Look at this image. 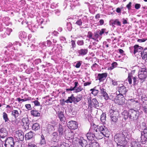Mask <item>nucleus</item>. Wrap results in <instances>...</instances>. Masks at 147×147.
Here are the masks:
<instances>
[{"label":"nucleus","mask_w":147,"mask_h":147,"mask_svg":"<svg viewBox=\"0 0 147 147\" xmlns=\"http://www.w3.org/2000/svg\"><path fill=\"white\" fill-rule=\"evenodd\" d=\"M95 124L91 126L88 132L86 134L87 139L90 140H92L96 138L99 134L103 135L106 137L109 136V133L108 129L104 125L98 126L97 128H94Z\"/></svg>","instance_id":"obj_1"},{"label":"nucleus","mask_w":147,"mask_h":147,"mask_svg":"<svg viewBox=\"0 0 147 147\" xmlns=\"http://www.w3.org/2000/svg\"><path fill=\"white\" fill-rule=\"evenodd\" d=\"M145 123H142V125H140V127H141V126H145ZM142 129H143V131L141 133L140 142L142 144H145L147 142V127L144 126Z\"/></svg>","instance_id":"obj_2"},{"label":"nucleus","mask_w":147,"mask_h":147,"mask_svg":"<svg viewBox=\"0 0 147 147\" xmlns=\"http://www.w3.org/2000/svg\"><path fill=\"white\" fill-rule=\"evenodd\" d=\"M105 29H102L101 30L97 31L94 33L92 39L97 42H98L99 40H100L102 37V35L104 33L107 34L108 33V31H106Z\"/></svg>","instance_id":"obj_3"},{"label":"nucleus","mask_w":147,"mask_h":147,"mask_svg":"<svg viewBox=\"0 0 147 147\" xmlns=\"http://www.w3.org/2000/svg\"><path fill=\"white\" fill-rule=\"evenodd\" d=\"M147 75V72L145 68H141L138 72L139 78L140 80L141 83H142L145 80Z\"/></svg>","instance_id":"obj_4"},{"label":"nucleus","mask_w":147,"mask_h":147,"mask_svg":"<svg viewBox=\"0 0 147 147\" xmlns=\"http://www.w3.org/2000/svg\"><path fill=\"white\" fill-rule=\"evenodd\" d=\"M129 118L131 121L136 120L139 115V112L134 109L129 110Z\"/></svg>","instance_id":"obj_5"},{"label":"nucleus","mask_w":147,"mask_h":147,"mask_svg":"<svg viewBox=\"0 0 147 147\" xmlns=\"http://www.w3.org/2000/svg\"><path fill=\"white\" fill-rule=\"evenodd\" d=\"M114 140L117 144L126 143L125 138L123 137L122 135L119 134H117L115 136Z\"/></svg>","instance_id":"obj_6"},{"label":"nucleus","mask_w":147,"mask_h":147,"mask_svg":"<svg viewBox=\"0 0 147 147\" xmlns=\"http://www.w3.org/2000/svg\"><path fill=\"white\" fill-rule=\"evenodd\" d=\"M5 141L4 145L5 147H14L15 142L13 137H9Z\"/></svg>","instance_id":"obj_7"},{"label":"nucleus","mask_w":147,"mask_h":147,"mask_svg":"<svg viewBox=\"0 0 147 147\" xmlns=\"http://www.w3.org/2000/svg\"><path fill=\"white\" fill-rule=\"evenodd\" d=\"M115 103L119 105H122L124 104L125 98L124 96L121 94L117 95V97L116 98Z\"/></svg>","instance_id":"obj_8"},{"label":"nucleus","mask_w":147,"mask_h":147,"mask_svg":"<svg viewBox=\"0 0 147 147\" xmlns=\"http://www.w3.org/2000/svg\"><path fill=\"white\" fill-rule=\"evenodd\" d=\"M61 136H58V134L56 132H54L52 134V138L51 140L52 144H56L59 141Z\"/></svg>","instance_id":"obj_9"},{"label":"nucleus","mask_w":147,"mask_h":147,"mask_svg":"<svg viewBox=\"0 0 147 147\" xmlns=\"http://www.w3.org/2000/svg\"><path fill=\"white\" fill-rule=\"evenodd\" d=\"M67 126L71 129H76L78 127L77 123L75 121H71L67 123Z\"/></svg>","instance_id":"obj_10"},{"label":"nucleus","mask_w":147,"mask_h":147,"mask_svg":"<svg viewBox=\"0 0 147 147\" xmlns=\"http://www.w3.org/2000/svg\"><path fill=\"white\" fill-rule=\"evenodd\" d=\"M15 137L18 140L22 141L24 139V136L23 132L21 130H18L16 131Z\"/></svg>","instance_id":"obj_11"},{"label":"nucleus","mask_w":147,"mask_h":147,"mask_svg":"<svg viewBox=\"0 0 147 147\" xmlns=\"http://www.w3.org/2000/svg\"><path fill=\"white\" fill-rule=\"evenodd\" d=\"M117 90L119 92V94H121L122 95H125L126 93L127 92L126 88L125 86L121 85V86H118L117 88Z\"/></svg>","instance_id":"obj_12"},{"label":"nucleus","mask_w":147,"mask_h":147,"mask_svg":"<svg viewBox=\"0 0 147 147\" xmlns=\"http://www.w3.org/2000/svg\"><path fill=\"white\" fill-rule=\"evenodd\" d=\"M133 79V80L134 84V85H137L138 83L139 82L138 80V78L136 77L131 76L129 75H128V76L127 78V80L130 84H132V79Z\"/></svg>","instance_id":"obj_13"},{"label":"nucleus","mask_w":147,"mask_h":147,"mask_svg":"<svg viewBox=\"0 0 147 147\" xmlns=\"http://www.w3.org/2000/svg\"><path fill=\"white\" fill-rule=\"evenodd\" d=\"M79 143L82 147H89V144H87L86 140L83 137H81L79 140Z\"/></svg>","instance_id":"obj_14"},{"label":"nucleus","mask_w":147,"mask_h":147,"mask_svg":"<svg viewBox=\"0 0 147 147\" xmlns=\"http://www.w3.org/2000/svg\"><path fill=\"white\" fill-rule=\"evenodd\" d=\"M22 124L24 127L25 129H28L29 125L28 119L27 117L23 118L22 119Z\"/></svg>","instance_id":"obj_15"},{"label":"nucleus","mask_w":147,"mask_h":147,"mask_svg":"<svg viewBox=\"0 0 147 147\" xmlns=\"http://www.w3.org/2000/svg\"><path fill=\"white\" fill-rule=\"evenodd\" d=\"M107 76V73L99 74L97 76V78L100 82L104 80L106 78Z\"/></svg>","instance_id":"obj_16"},{"label":"nucleus","mask_w":147,"mask_h":147,"mask_svg":"<svg viewBox=\"0 0 147 147\" xmlns=\"http://www.w3.org/2000/svg\"><path fill=\"white\" fill-rule=\"evenodd\" d=\"M7 135V131L6 129L2 128L0 129V136L1 138H4Z\"/></svg>","instance_id":"obj_17"},{"label":"nucleus","mask_w":147,"mask_h":147,"mask_svg":"<svg viewBox=\"0 0 147 147\" xmlns=\"http://www.w3.org/2000/svg\"><path fill=\"white\" fill-rule=\"evenodd\" d=\"M110 24L113 26L115 25L119 26H121V22L119 21V20L118 19L111 20L110 22Z\"/></svg>","instance_id":"obj_18"},{"label":"nucleus","mask_w":147,"mask_h":147,"mask_svg":"<svg viewBox=\"0 0 147 147\" xmlns=\"http://www.w3.org/2000/svg\"><path fill=\"white\" fill-rule=\"evenodd\" d=\"M88 52V50L87 49H82L78 51L79 56H83L86 55Z\"/></svg>","instance_id":"obj_19"},{"label":"nucleus","mask_w":147,"mask_h":147,"mask_svg":"<svg viewBox=\"0 0 147 147\" xmlns=\"http://www.w3.org/2000/svg\"><path fill=\"white\" fill-rule=\"evenodd\" d=\"M143 59L144 60L147 62V49L145 48L143 51L142 52L140 53Z\"/></svg>","instance_id":"obj_20"},{"label":"nucleus","mask_w":147,"mask_h":147,"mask_svg":"<svg viewBox=\"0 0 147 147\" xmlns=\"http://www.w3.org/2000/svg\"><path fill=\"white\" fill-rule=\"evenodd\" d=\"M143 49V48L139 46L138 45H134V54H136L137 53H141L142 52Z\"/></svg>","instance_id":"obj_21"},{"label":"nucleus","mask_w":147,"mask_h":147,"mask_svg":"<svg viewBox=\"0 0 147 147\" xmlns=\"http://www.w3.org/2000/svg\"><path fill=\"white\" fill-rule=\"evenodd\" d=\"M100 92L104 97V99L106 100H108L109 98V96L106 91L105 89L101 88H100Z\"/></svg>","instance_id":"obj_22"},{"label":"nucleus","mask_w":147,"mask_h":147,"mask_svg":"<svg viewBox=\"0 0 147 147\" xmlns=\"http://www.w3.org/2000/svg\"><path fill=\"white\" fill-rule=\"evenodd\" d=\"M82 98V94L78 95L76 97L74 96V103L76 104L78 102L80 101Z\"/></svg>","instance_id":"obj_23"},{"label":"nucleus","mask_w":147,"mask_h":147,"mask_svg":"<svg viewBox=\"0 0 147 147\" xmlns=\"http://www.w3.org/2000/svg\"><path fill=\"white\" fill-rule=\"evenodd\" d=\"M118 114L116 115H111L110 117L111 119V122L112 124H114L115 123L117 120L118 118Z\"/></svg>","instance_id":"obj_24"},{"label":"nucleus","mask_w":147,"mask_h":147,"mask_svg":"<svg viewBox=\"0 0 147 147\" xmlns=\"http://www.w3.org/2000/svg\"><path fill=\"white\" fill-rule=\"evenodd\" d=\"M34 135V134L32 131H30V132L26 134L25 136L26 140H28L31 139L33 137Z\"/></svg>","instance_id":"obj_25"},{"label":"nucleus","mask_w":147,"mask_h":147,"mask_svg":"<svg viewBox=\"0 0 147 147\" xmlns=\"http://www.w3.org/2000/svg\"><path fill=\"white\" fill-rule=\"evenodd\" d=\"M32 115L35 117H38L40 116V114L38 111L36 110H32L30 111Z\"/></svg>","instance_id":"obj_26"},{"label":"nucleus","mask_w":147,"mask_h":147,"mask_svg":"<svg viewBox=\"0 0 147 147\" xmlns=\"http://www.w3.org/2000/svg\"><path fill=\"white\" fill-rule=\"evenodd\" d=\"M122 114L123 117L125 120L128 119L129 117V111H124L122 112Z\"/></svg>","instance_id":"obj_27"},{"label":"nucleus","mask_w":147,"mask_h":147,"mask_svg":"<svg viewBox=\"0 0 147 147\" xmlns=\"http://www.w3.org/2000/svg\"><path fill=\"white\" fill-rule=\"evenodd\" d=\"M40 125L39 123H36L33 124L32 129L33 130L36 131L40 129Z\"/></svg>","instance_id":"obj_28"},{"label":"nucleus","mask_w":147,"mask_h":147,"mask_svg":"<svg viewBox=\"0 0 147 147\" xmlns=\"http://www.w3.org/2000/svg\"><path fill=\"white\" fill-rule=\"evenodd\" d=\"M19 37L21 39H25L27 37L26 34L24 32L21 31L19 33Z\"/></svg>","instance_id":"obj_29"},{"label":"nucleus","mask_w":147,"mask_h":147,"mask_svg":"<svg viewBox=\"0 0 147 147\" xmlns=\"http://www.w3.org/2000/svg\"><path fill=\"white\" fill-rule=\"evenodd\" d=\"M46 144V142L45 137L42 134L41 137L40 144L42 146H44Z\"/></svg>","instance_id":"obj_30"},{"label":"nucleus","mask_w":147,"mask_h":147,"mask_svg":"<svg viewBox=\"0 0 147 147\" xmlns=\"http://www.w3.org/2000/svg\"><path fill=\"white\" fill-rule=\"evenodd\" d=\"M11 115L16 118L20 115V113L18 110H13L11 111Z\"/></svg>","instance_id":"obj_31"},{"label":"nucleus","mask_w":147,"mask_h":147,"mask_svg":"<svg viewBox=\"0 0 147 147\" xmlns=\"http://www.w3.org/2000/svg\"><path fill=\"white\" fill-rule=\"evenodd\" d=\"M58 131L60 136H62L63 134V129L62 126L60 124L59 125V127L58 129Z\"/></svg>","instance_id":"obj_32"},{"label":"nucleus","mask_w":147,"mask_h":147,"mask_svg":"<svg viewBox=\"0 0 147 147\" xmlns=\"http://www.w3.org/2000/svg\"><path fill=\"white\" fill-rule=\"evenodd\" d=\"M58 115L61 121H64L65 119V117L63 112H61L58 113Z\"/></svg>","instance_id":"obj_33"},{"label":"nucleus","mask_w":147,"mask_h":147,"mask_svg":"<svg viewBox=\"0 0 147 147\" xmlns=\"http://www.w3.org/2000/svg\"><path fill=\"white\" fill-rule=\"evenodd\" d=\"M31 98L30 97H28V98H25L24 99H21L20 98H17L16 100L18 101L19 103H22V102H24L30 100Z\"/></svg>","instance_id":"obj_34"},{"label":"nucleus","mask_w":147,"mask_h":147,"mask_svg":"<svg viewBox=\"0 0 147 147\" xmlns=\"http://www.w3.org/2000/svg\"><path fill=\"white\" fill-rule=\"evenodd\" d=\"M65 102L67 103H71L74 102V96L72 94L71 96L68 97L67 99L65 101Z\"/></svg>","instance_id":"obj_35"},{"label":"nucleus","mask_w":147,"mask_h":147,"mask_svg":"<svg viewBox=\"0 0 147 147\" xmlns=\"http://www.w3.org/2000/svg\"><path fill=\"white\" fill-rule=\"evenodd\" d=\"M117 97V95L116 94H114L110 95L109 98L111 100H112L113 101H114L115 103V100H116V98Z\"/></svg>","instance_id":"obj_36"},{"label":"nucleus","mask_w":147,"mask_h":147,"mask_svg":"<svg viewBox=\"0 0 147 147\" xmlns=\"http://www.w3.org/2000/svg\"><path fill=\"white\" fill-rule=\"evenodd\" d=\"M89 145V147H99V144L96 142H92Z\"/></svg>","instance_id":"obj_37"},{"label":"nucleus","mask_w":147,"mask_h":147,"mask_svg":"<svg viewBox=\"0 0 147 147\" xmlns=\"http://www.w3.org/2000/svg\"><path fill=\"white\" fill-rule=\"evenodd\" d=\"M27 47L28 48L27 49L32 51L35 50L36 47L34 45L28 44V45L27 46Z\"/></svg>","instance_id":"obj_38"},{"label":"nucleus","mask_w":147,"mask_h":147,"mask_svg":"<svg viewBox=\"0 0 147 147\" xmlns=\"http://www.w3.org/2000/svg\"><path fill=\"white\" fill-rule=\"evenodd\" d=\"M92 102L95 107H99V103L96 98H93L92 100Z\"/></svg>","instance_id":"obj_39"},{"label":"nucleus","mask_w":147,"mask_h":147,"mask_svg":"<svg viewBox=\"0 0 147 147\" xmlns=\"http://www.w3.org/2000/svg\"><path fill=\"white\" fill-rule=\"evenodd\" d=\"M106 115L104 114H102L100 117V120L103 123H104L106 121Z\"/></svg>","instance_id":"obj_40"},{"label":"nucleus","mask_w":147,"mask_h":147,"mask_svg":"<svg viewBox=\"0 0 147 147\" xmlns=\"http://www.w3.org/2000/svg\"><path fill=\"white\" fill-rule=\"evenodd\" d=\"M3 119L4 120L5 122H6L9 120V119L8 118L7 114L5 112H3Z\"/></svg>","instance_id":"obj_41"},{"label":"nucleus","mask_w":147,"mask_h":147,"mask_svg":"<svg viewBox=\"0 0 147 147\" xmlns=\"http://www.w3.org/2000/svg\"><path fill=\"white\" fill-rule=\"evenodd\" d=\"M117 65V63L115 62L111 64V66L108 67V70H112Z\"/></svg>","instance_id":"obj_42"},{"label":"nucleus","mask_w":147,"mask_h":147,"mask_svg":"<svg viewBox=\"0 0 147 147\" xmlns=\"http://www.w3.org/2000/svg\"><path fill=\"white\" fill-rule=\"evenodd\" d=\"M70 0H65L64 1V5L65 6L69 5L70 6H71V3Z\"/></svg>","instance_id":"obj_43"},{"label":"nucleus","mask_w":147,"mask_h":147,"mask_svg":"<svg viewBox=\"0 0 147 147\" xmlns=\"http://www.w3.org/2000/svg\"><path fill=\"white\" fill-rule=\"evenodd\" d=\"M90 90L92 91L91 93L95 96L96 95L98 92V90H96L94 89H92Z\"/></svg>","instance_id":"obj_44"},{"label":"nucleus","mask_w":147,"mask_h":147,"mask_svg":"<svg viewBox=\"0 0 147 147\" xmlns=\"http://www.w3.org/2000/svg\"><path fill=\"white\" fill-rule=\"evenodd\" d=\"M110 116L112 115H116V114H118V113L117 111H115L113 109H111L109 111Z\"/></svg>","instance_id":"obj_45"},{"label":"nucleus","mask_w":147,"mask_h":147,"mask_svg":"<svg viewBox=\"0 0 147 147\" xmlns=\"http://www.w3.org/2000/svg\"><path fill=\"white\" fill-rule=\"evenodd\" d=\"M119 134L122 135V136L125 138V137H126L127 135V131L126 130H123L122 131V133Z\"/></svg>","instance_id":"obj_46"},{"label":"nucleus","mask_w":147,"mask_h":147,"mask_svg":"<svg viewBox=\"0 0 147 147\" xmlns=\"http://www.w3.org/2000/svg\"><path fill=\"white\" fill-rule=\"evenodd\" d=\"M67 26L68 30L69 31H70L72 28V25L71 23L70 22L67 23Z\"/></svg>","instance_id":"obj_47"},{"label":"nucleus","mask_w":147,"mask_h":147,"mask_svg":"<svg viewBox=\"0 0 147 147\" xmlns=\"http://www.w3.org/2000/svg\"><path fill=\"white\" fill-rule=\"evenodd\" d=\"M83 89V88L82 86H79V87H77L75 89V92H78L82 90Z\"/></svg>","instance_id":"obj_48"},{"label":"nucleus","mask_w":147,"mask_h":147,"mask_svg":"<svg viewBox=\"0 0 147 147\" xmlns=\"http://www.w3.org/2000/svg\"><path fill=\"white\" fill-rule=\"evenodd\" d=\"M87 37L90 38H91L92 39L93 37V34L91 32L89 31L88 32Z\"/></svg>","instance_id":"obj_49"},{"label":"nucleus","mask_w":147,"mask_h":147,"mask_svg":"<svg viewBox=\"0 0 147 147\" xmlns=\"http://www.w3.org/2000/svg\"><path fill=\"white\" fill-rule=\"evenodd\" d=\"M15 147H22V144L18 142H15Z\"/></svg>","instance_id":"obj_50"},{"label":"nucleus","mask_w":147,"mask_h":147,"mask_svg":"<svg viewBox=\"0 0 147 147\" xmlns=\"http://www.w3.org/2000/svg\"><path fill=\"white\" fill-rule=\"evenodd\" d=\"M7 60V59L5 58H3L1 57H0V63H2L5 62Z\"/></svg>","instance_id":"obj_51"},{"label":"nucleus","mask_w":147,"mask_h":147,"mask_svg":"<svg viewBox=\"0 0 147 147\" xmlns=\"http://www.w3.org/2000/svg\"><path fill=\"white\" fill-rule=\"evenodd\" d=\"M77 44L80 46L83 45L84 44V42L83 40H78L77 41Z\"/></svg>","instance_id":"obj_52"},{"label":"nucleus","mask_w":147,"mask_h":147,"mask_svg":"<svg viewBox=\"0 0 147 147\" xmlns=\"http://www.w3.org/2000/svg\"><path fill=\"white\" fill-rule=\"evenodd\" d=\"M82 63V61H77V63L75 65V67L76 68H78L80 67Z\"/></svg>","instance_id":"obj_53"},{"label":"nucleus","mask_w":147,"mask_h":147,"mask_svg":"<svg viewBox=\"0 0 147 147\" xmlns=\"http://www.w3.org/2000/svg\"><path fill=\"white\" fill-rule=\"evenodd\" d=\"M12 31V30L9 28H7V29L6 32H5V33L6 34L8 35H9L11 33Z\"/></svg>","instance_id":"obj_54"},{"label":"nucleus","mask_w":147,"mask_h":147,"mask_svg":"<svg viewBox=\"0 0 147 147\" xmlns=\"http://www.w3.org/2000/svg\"><path fill=\"white\" fill-rule=\"evenodd\" d=\"M126 143H124L122 144L121 143H118L117 144V147H125V145L126 144Z\"/></svg>","instance_id":"obj_55"},{"label":"nucleus","mask_w":147,"mask_h":147,"mask_svg":"<svg viewBox=\"0 0 147 147\" xmlns=\"http://www.w3.org/2000/svg\"><path fill=\"white\" fill-rule=\"evenodd\" d=\"M76 24L80 26L82 25V22L81 19H80L76 21Z\"/></svg>","instance_id":"obj_56"},{"label":"nucleus","mask_w":147,"mask_h":147,"mask_svg":"<svg viewBox=\"0 0 147 147\" xmlns=\"http://www.w3.org/2000/svg\"><path fill=\"white\" fill-rule=\"evenodd\" d=\"M41 61L40 59H36L34 61V63L36 64L37 65L40 63Z\"/></svg>","instance_id":"obj_57"},{"label":"nucleus","mask_w":147,"mask_h":147,"mask_svg":"<svg viewBox=\"0 0 147 147\" xmlns=\"http://www.w3.org/2000/svg\"><path fill=\"white\" fill-rule=\"evenodd\" d=\"M7 68H8V70L10 69L11 68L12 69V68H13L14 65L12 64H9L7 65Z\"/></svg>","instance_id":"obj_58"},{"label":"nucleus","mask_w":147,"mask_h":147,"mask_svg":"<svg viewBox=\"0 0 147 147\" xmlns=\"http://www.w3.org/2000/svg\"><path fill=\"white\" fill-rule=\"evenodd\" d=\"M130 51L131 53H133L134 54V47H129Z\"/></svg>","instance_id":"obj_59"},{"label":"nucleus","mask_w":147,"mask_h":147,"mask_svg":"<svg viewBox=\"0 0 147 147\" xmlns=\"http://www.w3.org/2000/svg\"><path fill=\"white\" fill-rule=\"evenodd\" d=\"M60 39L61 42H64L65 43L66 42V39L65 37L63 36L61 37L60 38Z\"/></svg>","instance_id":"obj_60"},{"label":"nucleus","mask_w":147,"mask_h":147,"mask_svg":"<svg viewBox=\"0 0 147 147\" xmlns=\"http://www.w3.org/2000/svg\"><path fill=\"white\" fill-rule=\"evenodd\" d=\"M127 20L128 19L127 18H126L125 19L124 18H123L122 19L123 24H127Z\"/></svg>","instance_id":"obj_61"},{"label":"nucleus","mask_w":147,"mask_h":147,"mask_svg":"<svg viewBox=\"0 0 147 147\" xmlns=\"http://www.w3.org/2000/svg\"><path fill=\"white\" fill-rule=\"evenodd\" d=\"M34 103L35 105L36 106H38L40 105V102L37 100H35L33 102Z\"/></svg>","instance_id":"obj_62"},{"label":"nucleus","mask_w":147,"mask_h":147,"mask_svg":"<svg viewBox=\"0 0 147 147\" xmlns=\"http://www.w3.org/2000/svg\"><path fill=\"white\" fill-rule=\"evenodd\" d=\"M25 106L26 108L28 110H31V105L30 104H28L25 105Z\"/></svg>","instance_id":"obj_63"},{"label":"nucleus","mask_w":147,"mask_h":147,"mask_svg":"<svg viewBox=\"0 0 147 147\" xmlns=\"http://www.w3.org/2000/svg\"><path fill=\"white\" fill-rule=\"evenodd\" d=\"M28 147H37V146L34 144L29 143L28 145Z\"/></svg>","instance_id":"obj_64"}]
</instances>
